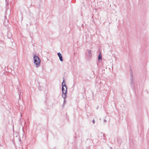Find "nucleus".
<instances>
[{"label": "nucleus", "instance_id": "1", "mask_svg": "<svg viewBox=\"0 0 149 149\" xmlns=\"http://www.w3.org/2000/svg\"><path fill=\"white\" fill-rule=\"evenodd\" d=\"M33 59L34 63L36 67H38L40 66V58L35 54L33 55Z\"/></svg>", "mask_w": 149, "mask_h": 149}, {"label": "nucleus", "instance_id": "2", "mask_svg": "<svg viewBox=\"0 0 149 149\" xmlns=\"http://www.w3.org/2000/svg\"><path fill=\"white\" fill-rule=\"evenodd\" d=\"M67 88H65V89L63 86V84H62V96L63 98H65L66 96V93L67 92Z\"/></svg>", "mask_w": 149, "mask_h": 149}, {"label": "nucleus", "instance_id": "3", "mask_svg": "<svg viewBox=\"0 0 149 149\" xmlns=\"http://www.w3.org/2000/svg\"><path fill=\"white\" fill-rule=\"evenodd\" d=\"M131 79H130V84L131 85V86L132 87V88L133 87H134V84L133 83V75L132 74H131Z\"/></svg>", "mask_w": 149, "mask_h": 149}, {"label": "nucleus", "instance_id": "4", "mask_svg": "<svg viewBox=\"0 0 149 149\" xmlns=\"http://www.w3.org/2000/svg\"><path fill=\"white\" fill-rule=\"evenodd\" d=\"M105 138V135L102 133H100L98 134V138L99 139H104Z\"/></svg>", "mask_w": 149, "mask_h": 149}, {"label": "nucleus", "instance_id": "5", "mask_svg": "<svg viewBox=\"0 0 149 149\" xmlns=\"http://www.w3.org/2000/svg\"><path fill=\"white\" fill-rule=\"evenodd\" d=\"M57 55L59 57L60 61H61L62 62L63 61V58L62 56L61 53L60 52L58 53H57Z\"/></svg>", "mask_w": 149, "mask_h": 149}, {"label": "nucleus", "instance_id": "6", "mask_svg": "<svg viewBox=\"0 0 149 149\" xmlns=\"http://www.w3.org/2000/svg\"><path fill=\"white\" fill-rule=\"evenodd\" d=\"M88 57H91L92 54L91 52V50H88Z\"/></svg>", "mask_w": 149, "mask_h": 149}, {"label": "nucleus", "instance_id": "7", "mask_svg": "<svg viewBox=\"0 0 149 149\" xmlns=\"http://www.w3.org/2000/svg\"><path fill=\"white\" fill-rule=\"evenodd\" d=\"M1 47L4 49L5 48V46L2 41L1 40Z\"/></svg>", "mask_w": 149, "mask_h": 149}, {"label": "nucleus", "instance_id": "8", "mask_svg": "<svg viewBox=\"0 0 149 149\" xmlns=\"http://www.w3.org/2000/svg\"><path fill=\"white\" fill-rule=\"evenodd\" d=\"M102 60V56L101 55V53L98 55V60L99 61H101Z\"/></svg>", "mask_w": 149, "mask_h": 149}, {"label": "nucleus", "instance_id": "9", "mask_svg": "<svg viewBox=\"0 0 149 149\" xmlns=\"http://www.w3.org/2000/svg\"><path fill=\"white\" fill-rule=\"evenodd\" d=\"M6 1V5H8V0H5Z\"/></svg>", "mask_w": 149, "mask_h": 149}, {"label": "nucleus", "instance_id": "10", "mask_svg": "<svg viewBox=\"0 0 149 149\" xmlns=\"http://www.w3.org/2000/svg\"><path fill=\"white\" fill-rule=\"evenodd\" d=\"M63 86L64 87H65V88H67V86L65 84V83H64V84H63Z\"/></svg>", "mask_w": 149, "mask_h": 149}, {"label": "nucleus", "instance_id": "11", "mask_svg": "<svg viewBox=\"0 0 149 149\" xmlns=\"http://www.w3.org/2000/svg\"><path fill=\"white\" fill-rule=\"evenodd\" d=\"M65 83V79H63V81L62 84H63V83Z\"/></svg>", "mask_w": 149, "mask_h": 149}, {"label": "nucleus", "instance_id": "12", "mask_svg": "<svg viewBox=\"0 0 149 149\" xmlns=\"http://www.w3.org/2000/svg\"><path fill=\"white\" fill-rule=\"evenodd\" d=\"M92 122L93 123V124H94L95 123V120H92Z\"/></svg>", "mask_w": 149, "mask_h": 149}, {"label": "nucleus", "instance_id": "13", "mask_svg": "<svg viewBox=\"0 0 149 149\" xmlns=\"http://www.w3.org/2000/svg\"><path fill=\"white\" fill-rule=\"evenodd\" d=\"M65 102H66V101L65 100H64V101H63V104H65Z\"/></svg>", "mask_w": 149, "mask_h": 149}, {"label": "nucleus", "instance_id": "14", "mask_svg": "<svg viewBox=\"0 0 149 149\" xmlns=\"http://www.w3.org/2000/svg\"><path fill=\"white\" fill-rule=\"evenodd\" d=\"M38 88H39V90H41V89H40V88H41V87H38Z\"/></svg>", "mask_w": 149, "mask_h": 149}, {"label": "nucleus", "instance_id": "15", "mask_svg": "<svg viewBox=\"0 0 149 149\" xmlns=\"http://www.w3.org/2000/svg\"><path fill=\"white\" fill-rule=\"evenodd\" d=\"M106 121H107V120H104V122H106Z\"/></svg>", "mask_w": 149, "mask_h": 149}, {"label": "nucleus", "instance_id": "16", "mask_svg": "<svg viewBox=\"0 0 149 149\" xmlns=\"http://www.w3.org/2000/svg\"><path fill=\"white\" fill-rule=\"evenodd\" d=\"M83 88L84 89V91H85V89L84 88Z\"/></svg>", "mask_w": 149, "mask_h": 149}, {"label": "nucleus", "instance_id": "17", "mask_svg": "<svg viewBox=\"0 0 149 149\" xmlns=\"http://www.w3.org/2000/svg\"><path fill=\"white\" fill-rule=\"evenodd\" d=\"M21 95V93H20V94H19V95Z\"/></svg>", "mask_w": 149, "mask_h": 149}]
</instances>
